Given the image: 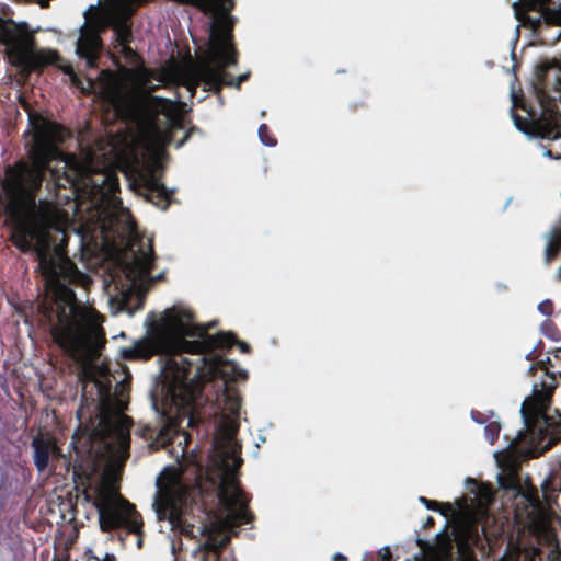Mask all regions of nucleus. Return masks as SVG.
Here are the masks:
<instances>
[{
  "instance_id": "obj_1",
  "label": "nucleus",
  "mask_w": 561,
  "mask_h": 561,
  "mask_svg": "<svg viewBox=\"0 0 561 561\" xmlns=\"http://www.w3.org/2000/svg\"><path fill=\"white\" fill-rule=\"evenodd\" d=\"M230 39L208 37L207 48L197 60L190 58L181 64L172 60L159 70L134 67L119 77L102 71L96 81L87 79L85 84L71 67L64 69L76 87L102 95L116 115L126 122L129 135L125 138L126 149L118 156L129 186L162 209L167 208L172 194L159 180L164 160L163 148L171 133L181 128L184 103L150 96L146 92L167 83L183 84L191 95L201 82L216 90L222 85L239 88L250 72L233 79L225 71L226 67L237 61Z\"/></svg>"
},
{
  "instance_id": "obj_2",
  "label": "nucleus",
  "mask_w": 561,
  "mask_h": 561,
  "mask_svg": "<svg viewBox=\"0 0 561 561\" xmlns=\"http://www.w3.org/2000/svg\"><path fill=\"white\" fill-rule=\"evenodd\" d=\"M161 382L152 394V407L161 413L164 424L160 428L154 445L164 446L173 433L178 444L187 445L186 427L196 424L195 413L201 392L199 379L219 376L221 382L215 404L220 410L217 432L214 438L211 467L207 476L219 488L220 514L208 516L196 530L203 537L193 549L188 561H218V551L229 540V531L236 524L248 520L247 501L237 485V471L242 459L240 445L236 440L239 424L237 416L241 408L238 392L229 382L245 379V370L221 357L203 353H162ZM184 454L182 447L181 455Z\"/></svg>"
},
{
  "instance_id": "obj_3",
  "label": "nucleus",
  "mask_w": 561,
  "mask_h": 561,
  "mask_svg": "<svg viewBox=\"0 0 561 561\" xmlns=\"http://www.w3.org/2000/svg\"><path fill=\"white\" fill-rule=\"evenodd\" d=\"M54 305L57 316V324L51 329L54 341L78 362L83 397H87V383L92 382L99 399L96 426L76 433V442L71 443L78 454L87 453L102 468V474L90 482L85 496L98 510L103 531L125 527L139 535L140 516L119 493V477L129 448V420L123 414L128 402V376L122 373V378L116 377L99 360L104 342L102 318L92 307Z\"/></svg>"
},
{
  "instance_id": "obj_4",
  "label": "nucleus",
  "mask_w": 561,
  "mask_h": 561,
  "mask_svg": "<svg viewBox=\"0 0 561 561\" xmlns=\"http://www.w3.org/2000/svg\"><path fill=\"white\" fill-rule=\"evenodd\" d=\"M540 371V383H534L533 393L520 408L526 430L517 433L507 449L494 453L500 470L497 480L505 489L518 486L517 462L520 457L536 456L561 438V414L545 413L553 389V377L543 369Z\"/></svg>"
},
{
  "instance_id": "obj_5",
  "label": "nucleus",
  "mask_w": 561,
  "mask_h": 561,
  "mask_svg": "<svg viewBox=\"0 0 561 561\" xmlns=\"http://www.w3.org/2000/svg\"><path fill=\"white\" fill-rule=\"evenodd\" d=\"M184 474L183 463L167 467L157 479L153 502L157 518L167 522L171 530L195 536V527L188 522V508L193 499Z\"/></svg>"
},
{
  "instance_id": "obj_6",
  "label": "nucleus",
  "mask_w": 561,
  "mask_h": 561,
  "mask_svg": "<svg viewBox=\"0 0 561 561\" xmlns=\"http://www.w3.org/2000/svg\"><path fill=\"white\" fill-rule=\"evenodd\" d=\"M466 488L474 495L473 499H470V503L466 499H458L450 504L420 497L427 508L437 510L442 515L458 524L456 537L461 541L471 536L474 524L486 519L488 506L493 499L491 490L479 485L474 480H467Z\"/></svg>"
},
{
  "instance_id": "obj_7",
  "label": "nucleus",
  "mask_w": 561,
  "mask_h": 561,
  "mask_svg": "<svg viewBox=\"0 0 561 561\" xmlns=\"http://www.w3.org/2000/svg\"><path fill=\"white\" fill-rule=\"evenodd\" d=\"M512 104L513 108H520L525 113L524 117L512 113V118L517 129L526 134L530 133L541 139L556 140L561 136V114L558 111L545 110L540 117H538L535 112L527 108L524 100L514 92H512ZM542 154L561 159V153L553 148L545 150Z\"/></svg>"
},
{
  "instance_id": "obj_8",
  "label": "nucleus",
  "mask_w": 561,
  "mask_h": 561,
  "mask_svg": "<svg viewBox=\"0 0 561 561\" xmlns=\"http://www.w3.org/2000/svg\"><path fill=\"white\" fill-rule=\"evenodd\" d=\"M121 271L133 287L146 290L153 280L150 275L152 267L151 241L133 240L119 257Z\"/></svg>"
},
{
  "instance_id": "obj_9",
  "label": "nucleus",
  "mask_w": 561,
  "mask_h": 561,
  "mask_svg": "<svg viewBox=\"0 0 561 561\" xmlns=\"http://www.w3.org/2000/svg\"><path fill=\"white\" fill-rule=\"evenodd\" d=\"M12 64L24 70H33L53 64L58 56L55 50L37 48L33 37H0Z\"/></svg>"
},
{
  "instance_id": "obj_10",
  "label": "nucleus",
  "mask_w": 561,
  "mask_h": 561,
  "mask_svg": "<svg viewBox=\"0 0 561 561\" xmlns=\"http://www.w3.org/2000/svg\"><path fill=\"white\" fill-rule=\"evenodd\" d=\"M552 0H525L526 12H517L516 16L519 24L516 26V35H519V27H527L535 34L542 24L561 26V7L551 9L549 4ZM557 35H561V30Z\"/></svg>"
},
{
  "instance_id": "obj_11",
  "label": "nucleus",
  "mask_w": 561,
  "mask_h": 561,
  "mask_svg": "<svg viewBox=\"0 0 561 561\" xmlns=\"http://www.w3.org/2000/svg\"><path fill=\"white\" fill-rule=\"evenodd\" d=\"M125 279H127L125 277ZM112 283L114 284L115 290H117V294L110 295L108 298V305L111 310L114 313H117L119 311H126L129 314L134 312L133 307L130 306V300L136 299L137 300V308L140 307L141 304V296L145 290H138L137 288L133 287V285L126 280V284L119 285L115 282V279H112Z\"/></svg>"
},
{
  "instance_id": "obj_12",
  "label": "nucleus",
  "mask_w": 561,
  "mask_h": 561,
  "mask_svg": "<svg viewBox=\"0 0 561 561\" xmlns=\"http://www.w3.org/2000/svg\"><path fill=\"white\" fill-rule=\"evenodd\" d=\"M34 448V462L39 471H44L50 457L60 456L59 449L55 442L45 438H35L32 443Z\"/></svg>"
},
{
  "instance_id": "obj_13",
  "label": "nucleus",
  "mask_w": 561,
  "mask_h": 561,
  "mask_svg": "<svg viewBox=\"0 0 561 561\" xmlns=\"http://www.w3.org/2000/svg\"><path fill=\"white\" fill-rule=\"evenodd\" d=\"M101 37H78L76 53L84 59L88 67H93L101 49Z\"/></svg>"
},
{
  "instance_id": "obj_14",
  "label": "nucleus",
  "mask_w": 561,
  "mask_h": 561,
  "mask_svg": "<svg viewBox=\"0 0 561 561\" xmlns=\"http://www.w3.org/2000/svg\"><path fill=\"white\" fill-rule=\"evenodd\" d=\"M0 35H34L26 23H15L0 16Z\"/></svg>"
},
{
  "instance_id": "obj_15",
  "label": "nucleus",
  "mask_w": 561,
  "mask_h": 561,
  "mask_svg": "<svg viewBox=\"0 0 561 561\" xmlns=\"http://www.w3.org/2000/svg\"><path fill=\"white\" fill-rule=\"evenodd\" d=\"M545 240V257L546 262H550L561 247V229L551 230L546 234Z\"/></svg>"
},
{
  "instance_id": "obj_16",
  "label": "nucleus",
  "mask_w": 561,
  "mask_h": 561,
  "mask_svg": "<svg viewBox=\"0 0 561 561\" xmlns=\"http://www.w3.org/2000/svg\"><path fill=\"white\" fill-rule=\"evenodd\" d=\"M545 501L549 502L551 499L550 493L556 490V479H543L541 484Z\"/></svg>"
},
{
  "instance_id": "obj_17",
  "label": "nucleus",
  "mask_w": 561,
  "mask_h": 561,
  "mask_svg": "<svg viewBox=\"0 0 561 561\" xmlns=\"http://www.w3.org/2000/svg\"><path fill=\"white\" fill-rule=\"evenodd\" d=\"M118 39V46L123 53H125L127 56H130L133 59H137L136 54L133 51V49L129 47V37H117Z\"/></svg>"
},
{
  "instance_id": "obj_18",
  "label": "nucleus",
  "mask_w": 561,
  "mask_h": 561,
  "mask_svg": "<svg viewBox=\"0 0 561 561\" xmlns=\"http://www.w3.org/2000/svg\"><path fill=\"white\" fill-rule=\"evenodd\" d=\"M500 426L496 424H490L485 427V436L490 443H493L495 435L499 433Z\"/></svg>"
},
{
  "instance_id": "obj_19",
  "label": "nucleus",
  "mask_w": 561,
  "mask_h": 561,
  "mask_svg": "<svg viewBox=\"0 0 561 561\" xmlns=\"http://www.w3.org/2000/svg\"><path fill=\"white\" fill-rule=\"evenodd\" d=\"M538 310L545 314V316H549L552 313V305L550 301L546 300V301H542L538 305Z\"/></svg>"
},
{
  "instance_id": "obj_20",
  "label": "nucleus",
  "mask_w": 561,
  "mask_h": 561,
  "mask_svg": "<svg viewBox=\"0 0 561 561\" xmlns=\"http://www.w3.org/2000/svg\"><path fill=\"white\" fill-rule=\"evenodd\" d=\"M524 496L534 507L538 506L539 501L533 492L528 491L527 493L524 494Z\"/></svg>"
},
{
  "instance_id": "obj_21",
  "label": "nucleus",
  "mask_w": 561,
  "mask_h": 561,
  "mask_svg": "<svg viewBox=\"0 0 561 561\" xmlns=\"http://www.w3.org/2000/svg\"><path fill=\"white\" fill-rule=\"evenodd\" d=\"M379 556H380L381 561H388L390 559V557H391L390 548L389 547H382L379 550Z\"/></svg>"
},
{
  "instance_id": "obj_22",
  "label": "nucleus",
  "mask_w": 561,
  "mask_h": 561,
  "mask_svg": "<svg viewBox=\"0 0 561 561\" xmlns=\"http://www.w3.org/2000/svg\"><path fill=\"white\" fill-rule=\"evenodd\" d=\"M522 557L523 556L519 551H514L511 554L506 556L503 561H519Z\"/></svg>"
},
{
  "instance_id": "obj_23",
  "label": "nucleus",
  "mask_w": 561,
  "mask_h": 561,
  "mask_svg": "<svg viewBox=\"0 0 561 561\" xmlns=\"http://www.w3.org/2000/svg\"><path fill=\"white\" fill-rule=\"evenodd\" d=\"M265 128H266V127H265L264 125L260 126V128H259V134H260L261 140H262V142H263L264 145H266V146H274V142H270V144H268V142H265V141H264V139H263V135H262V134H263V130H265Z\"/></svg>"
},
{
  "instance_id": "obj_24",
  "label": "nucleus",
  "mask_w": 561,
  "mask_h": 561,
  "mask_svg": "<svg viewBox=\"0 0 561 561\" xmlns=\"http://www.w3.org/2000/svg\"><path fill=\"white\" fill-rule=\"evenodd\" d=\"M238 345H239L241 352L248 351V345L244 342H239Z\"/></svg>"
},
{
  "instance_id": "obj_25",
  "label": "nucleus",
  "mask_w": 561,
  "mask_h": 561,
  "mask_svg": "<svg viewBox=\"0 0 561 561\" xmlns=\"http://www.w3.org/2000/svg\"><path fill=\"white\" fill-rule=\"evenodd\" d=\"M343 560H345V558H344L343 556H341V554H339V553H336V554L334 556V561H343Z\"/></svg>"
},
{
  "instance_id": "obj_26",
  "label": "nucleus",
  "mask_w": 561,
  "mask_h": 561,
  "mask_svg": "<svg viewBox=\"0 0 561 561\" xmlns=\"http://www.w3.org/2000/svg\"><path fill=\"white\" fill-rule=\"evenodd\" d=\"M78 413H79V417H83V416H84V414H85V412H84V408H83V407H81Z\"/></svg>"
},
{
  "instance_id": "obj_27",
  "label": "nucleus",
  "mask_w": 561,
  "mask_h": 561,
  "mask_svg": "<svg viewBox=\"0 0 561 561\" xmlns=\"http://www.w3.org/2000/svg\"><path fill=\"white\" fill-rule=\"evenodd\" d=\"M558 276L561 277V266L558 270Z\"/></svg>"
},
{
  "instance_id": "obj_28",
  "label": "nucleus",
  "mask_w": 561,
  "mask_h": 561,
  "mask_svg": "<svg viewBox=\"0 0 561 561\" xmlns=\"http://www.w3.org/2000/svg\"><path fill=\"white\" fill-rule=\"evenodd\" d=\"M137 545H138V547L141 546V540L140 539L137 540Z\"/></svg>"
},
{
  "instance_id": "obj_29",
  "label": "nucleus",
  "mask_w": 561,
  "mask_h": 561,
  "mask_svg": "<svg viewBox=\"0 0 561 561\" xmlns=\"http://www.w3.org/2000/svg\"><path fill=\"white\" fill-rule=\"evenodd\" d=\"M264 440H265V438H264V437H261V439H259V443H262V442H264Z\"/></svg>"
},
{
  "instance_id": "obj_30",
  "label": "nucleus",
  "mask_w": 561,
  "mask_h": 561,
  "mask_svg": "<svg viewBox=\"0 0 561 561\" xmlns=\"http://www.w3.org/2000/svg\"><path fill=\"white\" fill-rule=\"evenodd\" d=\"M264 440H265V438H264V437H261V439H259V443H262V442H264Z\"/></svg>"
},
{
  "instance_id": "obj_31",
  "label": "nucleus",
  "mask_w": 561,
  "mask_h": 561,
  "mask_svg": "<svg viewBox=\"0 0 561 561\" xmlns=\"http://www.w3.org/2000/svg\"><path fill=\"white\" fill-rule=\"evenodd\" d=\"M192 39L195 41V36H192ZM195 45H197V42H194Z\"/></svg>"
}]
</instances>
